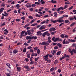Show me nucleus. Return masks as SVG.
Returning a JSON list of instances; mask_svg holds the SVG:
<instances>
[{"instance_id": "nucleus-1", "label": "nucleus", "mask_w": 76, "mask_h": 76, "mask_svg": "<svg viewBox=\"0 0 76 76\" xmlns=\"http://www.w3.org/2000/svg\"><path fill=\"white\" fill-rule=\"evenodd\" d=\"M28 34L27 32H26L25 31H22L21 32V35L20 38H22L23 36H25L27 35Z\"/></svg>"}, {"instance_id": "nucleus-2", "label": "nucleus", "mask_w": 76, "mask_h": 76, "mask_svg": "<svg viewBox=\"0 0 76 76\" xmlns=\"http://www.w3.org/2000/svg\"><path fill=\"white\" fill-rule=\"evenodd\" d=\"M59 39V37L56 38V37H54L52 38V40L53 41V42H57Z\"/></svg>"}, {"instance_id": "nucleus-3", "label": "nucleus", "mask_w": 76, "mask_h": 76, "mask_svg": "<svg viewBox=\"0 0 76 76\" xmlns=\"http://www.w3.org/2000/svg\"><path fill=\"white\" fill-rule=\"evenodd\" d=\"M41 45H46V46H48V45H49V43L47 42L44 41L42 43Z\"/></svg>"}, {"instance_id": "nucleus-4", "label": "nucleus", "mask_w": 76, "mask_h": 76, "mask_svg": "<svg viewBox=\"0 0 76 76\" xmlns=\"http://www.w3.org/2000/svg\"><path fill=\"white\" fill-rule=\"evenodd\" d=\"M63 44H69V41L68 40H64L63 41Z\"/></svg>"}, {"instance_id": "nucleus-5", "label": "nucleus", "mask_w": 76, "mask_h": 76, "mask_svg": "<svg viewBox=\"0 0 76 76\" xmlns=\"http://www.w3.org/2000/svg\"><path fill=\"white\" fill-rule=\"evenodd\" d=\"M48 54H47L46 55L44 56V59L45 61H47V60L48 59Z\"/></svg>"}, {"instance_id": "nucleus-6", "label": "nucleus", "mask_w": 76, "mask_h": 76, "mask_svg": "<svg viewBox=\"0 0 76 76\" xmlns=\"http://www.w3.org/2000/svg\"><path fill=\"white\" fill-rule=\"evenodd\" d=\"M31 32H34V30H28L27 31L28 35H31V34H33V33H31Z\"/></svg>"}, {"instance_id": "nucleus-7", "label": "nucleus", "mask_w": 76, "mask_h": 76, "mask_svg": "<svg viewBox=\"0 0 76 76\" xmlns=\"http://www.w3.org/2000/svg\"><path fill=\"white\" fill-rule=\"evenodd\" d=\"M39 29L40 30H42V29H45V26L44 25H42L41 26Z\"/></svg>"}, {"instance_id": "nucleus-8", "label": "nucleus", "mask_w": 76, "mask_h": 76, "mask_svg": "<svg viewBox=\"0 0 76 76\" xmlns=\"http://www.w3.org/2000/svg\"><path fill=\"white\" fill-rule=\"evenodd\" d=\"M57 22H59V23H62V22H64V20L59 19V20H57Z\"/></svg>"}, {"instance_id": "nucleus-9", "label": "nucleus", "mask_w": 76, "mask_h": 76, "mask_svg": "<svg viewBox=\"0 0 76 76\" xmlns=\"http://www.w3.org/2000/svg\"><path fill=\"white\" fill-rule=\"evenodd\" d=\"M64 10V9H63V7H61L60 8H58L57 10V11H60V10Z\"/></svg>"}, {"instance_id": "nucleus-10", "label": "nucleus", "mask_w": 76, "mask_h": 76, "mask_svg": "<svg viewBox=\"0 0 76 76\" xmlns=\"http://www.w3.org/2000/svg\"><path fill=\"white\" fill-rule=\"evenodd\" d=\"M52 53L53 55H55L56 54V51L55 50H52Z\"/></svg>"}, {"instance_id": "nucleus-11", "label": "nucleus", "mask_w": 76, "mask_h": 76, "mask_svg": "<svg viewBox=\"0 0 76 76\" xmlns=\"http://www.w3.org/2000/svg\"><path fill=\"white\" fill-rule=\"evenodd\" d=\"M26 39H32V37L30 36H27L26 37Z\"/></svg>"}, {"instance_id": "nucleus-12", "label": "nucleus", "mask_w": 76, "mask_h": 76, "mask_svg": "<svg viewBox=\"0 0 76 76\" xmlns=\"http://www.w3.org/2000/svg\"><path fill=\"white\" fill-rule=\"evenodd\" d=\"M37 35H42L41 31H38L37 32Z\"/></svg>"}, {"instance_id": "nucleus-13", "label": "nucleus", "mask_w": 76, "mask_h": 76, "mask_svg": "<svg viewBox=\"0 0 76 76\" xmlns=\"http://www.w3.org/2000/svg\"><path fill=\"white\" fill-rule=\"evenodd\" d=\"M56 29L55 28H52L50 29V31H56Z\"/></svg>"}, {"instance_id": "nucleus-14", "label": "nucleus", "mask_w": 76, "mask_h": 76, "mask_svg": "<svg viewBox=\"0 0 76 76\" xmlns=\"http://www.w3.org/2000/svg\"><path fill=\"white\" fill-rule=\"evenodd\" d=\"M69 52H70V53H71V55H73V52H74V49L72 50L71 51V50L69 51Z\"/></svg>"}, {"instance_id": "nucleus-15", "label": "nucleus", "mask_w": 76, "mask_h": 76, "mask_svg": "<svg viewBox=\"0 0 76 76\" xmlns=\"http://www.w3.org/2000/svg\"><path fill=\"white\" fill-rule=\"evenodd\" d=\"M38 37L37 36H33L32 37V39H37Z\"/></svg>"}, {"instance_id": "nucleus-16", "label": "nucleus", "mask_w": 76, "mask_h": 76, "mask_svg": "<svg viewBox=\"0 0 76 76\" xmlns=\"http://www.w3.org/2000/svg\"><path fill=\"white\" fill-rule=\"evenodd\" d=\"M57 45L59 48H61L62 47V44H61L60 43H58Z\"/></svg>"}, {"instance_id": "nucleus-17", "label": "nucleus", "mask_w": 76, "mask_h": 76, "mask_svg": "<svg viewBox=\"0 0 76 76\" xmlns=\"http://www.w3.org/2000/svg\"><path fill=\"white\" fill-rule=\"evenodd\" d=\"M25 6L26 7H31V6L29 5V4L27 3L26 5H25Z\"/></svg>"}, {"instance_id": "nucleus-18", "label": "nucleus", "mask_w": 76, "mask_h": 76, "mask_svg": "<svg viewBox=\"0 0 76 76\" xmlns=\"http://www.w3.org/2000/svg\"><path fill=\"white\" fill-rule=\"evenodd\" d=\"M3 10H4V8H2L0 9V13H1L3 12Z\"/></svg>"}, {"instance_id": "nucleus-19", "label": "nucleus", "mask_w": 76, "mask_h": 76, "mask_svg": "<svg viewBox=\"0 0 76 76\" xmlns=\"http://www.w3.org/2000/svg\"><path fill=\"white\" fill-rule=\"evenodd\" d=\"M20 5L19 4H17L16 5V7H17V9H19V7H20Z\"/></svg>"}, {"instance_id": "nucleus-20", "label": "nucleus", "mask_w": 76, "mask_h": 76, "mask_svg": "<svg viewBox=\"0 0 76 76\" xmlns=\"http://www.w3.org/2000/svg\"><path fill=\"white\" fill-rule=\"evenodd\" d=\"M13 53H14V54H16L18 53V51L15 49L13 50Z\"/></svg>"}, {"instance_id": "nucleus-21", "label": "nucleus", "mask_w": 76, "mask_h": 76, "mask_svg": "<svg viewBox=\"0 0 76 76\" xmlns=\"http://www.w3.org/2000/svg\"><path fill=\"white\" fill-rule=\"evenodd\" d=\"M46 35H47V36H50V33H48V31H46Z\"/></svg>"}, {"instance_id": "nucleus-22", "label": "nucleus", "mask_w": 76, "mask_h": 76, "mask_svg": "<svg viewBox=\"0 0 76 76\" xmlns=\"http://www.w3.org/2000/svg\"><path fill=\"white\" fill-rule=\"evenodd\" d=\"M69 41L70 42H75L76 41V40L74 39L72 40V39H71L70 40H69Z\"/></svg>"}, {"instance_id": "nucleus-23", "label": "nucleus", "mask_w": 76, "mask_h": 76, "mask_svg": "<svg viewBox=\"0 0 76 76\" xmlns=\"http://www.w3.org/2000/svg\"><path fill=\"white\" fill-rule=\"evenodd\" d=\"M57 12H54V17L55 18H56L57 17Z\"/></svg>"}, {"instance_id": "nucleus-24", "label": "nucleus", "mask_w": 76, "mask_h": 76, "mask_svg": "<svg viewBox=\"0 0 76 76\" xmlns=\"http://www.w3.org/2000/svg\"><path fill=\"white\" fill-rule=\"evenodd\" d=\"M6 64L7 66H8L10 69H11V67H10V64L9 63H7Z\"/></svg>"}, {"instance_id": "nucleus-25", "label": "nucleus", "mask_w": 76, "mask_h": 76, "mask_svg": "<svg viewBox=\"0 0 76 76\" xmlns=\"http://www.w3.org/2000/svg\"><path fill=\"white\" fill-rule=\"evenodd\" d=\"M24 68L26 69H28L29 68V66H28V65L25 66H24Z\"/></svg>"}, {"instance_id": "nucleus-26", "label": "nucleus", "mask_w": 76, "mask_h": 76, "mask_svg": "<svg viewBox=\"0 0 76 76\" xmlns=\"http://www.w3.org/2000/svg\"><path fill=\"white\" fill-rule=\"evenodd\" d=\"M64 56H65V57L69 58L70 57V56L69 55H67L66 54H64Z\"/></svg>"}, {"instance_id": "nucleus-27", "label": "nucleus", "mask_w": 76, "mask_h": 76, "mask_svg": "<svg viewBox=\"0 0 76 76\" xmlns=\"http://www.w3.org/2000/svg\"><path fill=\"white\" fill-rule=\"evenodd\" d=\"M45 35H46V32L43 33L42 34V36L43 37H45Z\"/></svg>"}, {"instance_id": "nucleus-28", "label": "nucleus", "mask_w": 76, "mask_h": 76, "mask_svg": "<svg viewBox=\"0 0 76 76\" xmlns=\"http://www.w3.org/2000/svg\"><path fill=\"white\" fill-rule=\"evenodd\" d=\"M50 70L51 72H53V71H54V68L53 67V68H51L50 69Z\"/></svg>"}, {"instance_id": "nucleus-29", "label": "nucleus", "mask_w": 76, "mask_h": 76, "mask_svg": "<svg viewBox=\"0 0 76 76\" xmlns=\"http://www.w3.org/2000/svg\"><path fill=\"white\" fill-rule=\"evenodd\" d=\"M51 3H57V1L52 0L51 1Z\"/></svg>"}, {"instance_id": "nucleus-30", "label": "nucleus", "mask_w": 76, "mask_h": 76, "mask_svg": "<svg viewBox=\"0 0 76 76\" xmlns=\"http://www.w3.org/2000/svg\"><path fill=\"white\" fill-rule=\"evenodd\" d=\"M17 69L18 72L20 71V67H17Z\"/></svg>"}, {"instance_id": "nucleus-31", "label": "nucleus", "mask_w": 76, "mask_h": 76, "mask_svg": "<svg viewBox=\"0 0 76 76\" xmlns=\"http://www.w3.org/2000/svg\"><path fill=\"white\" fill-rule=\"evenodd\" d=\"M60 53H61V51H59L57 53L56 55L59 56V55H60Z\"/></svg>"}, {"instance_id": "nucleus-32", "label": "nucleus", "mask_w": 76, "mask_h": 76, "mask_svg": "<svg viewBox=\"0 0 76 76\" xmlns=\"http://www.w3.org/2000/svg\"><path fill=\"white\" fill-rule=\"evenodd\" d=\"M46 21H45V20H44L40 23V24L41 25H42L43 24H44V23H46Z\"/></svg>"}, {"instance_id": "nucleus-33", "label": "nucleus", "mask_w": 76, "mask_h": 76, "mask_svg": "<svg viewBox=\"0 0 76 76\" xmlns=\"http://www.w3.org/2000/svg\"><path fill=\"white\" fill-rule=\"evenodd\" d=\"M29 26V24H27L25 26H24L25 28H26L28 26Z\"/></svg>"}, {"instance_id": "nucleus-34", "label": "nucleus", "mask_w": 76, "mask_h": 76, "mask_svg": "<svg viewBox=\"0 0 76 76\" xmlns=\"http://www.w3.org/2000/svg\"><path fill=\"white\" fill-rule=\"evenodd\" d=\"M57 31H53L51 33V35H54V34L56 33Z\"/></svg>"}, {"instance_id": "nucleus-35", "label": "nucleus", "mask_w": 76, "mask_h": 76, "mask_svg": "<svg viewBox=\"0 0 76 76\" xmlns=\"http://www.w3.org/2000/svg\"><path fill=\"white\" fill-rule=\"evenodd\" d=\"M68 7V6H67V5H65L63 9H67Z\"/></svg>"}, {"instance_id": "nucleus-36", "label": "nucleus", "mask_w": 76, "mask_h": 76, "mask_svg": "<svg viewBox=\"0 0 76 76\" xmlns=\"http://www.w3.org/2000/svg\"><path fill=\"white\" fill-rule=\"evenodd\" d=\"M37 25V24L36 23H35L33 24L32 25H31V26H35L36 25Z\"/></svg>"}, {"instance_id": "nucleus-37", "label": "nucleus", "mask_w": 76, "mask_h": 76, "mask_svg": "<svg viewBox=\"0 0 76 76\" xmlns=\"http://www.w3.org/2000/svg\"><path fill=\"white\" fill-rule=\"evenodd\" d=\"M75 23H73L72 24L70 25V26L71 27H72V26H73L75 25Z\"/></svg>"}, {"instance_id": "nucleus-38", "label": "nucleus", "mask_w": 76, "mask_h": 76, "mask_svg": "<svg viewBox=\"0 0 76 76\" xmlns=\"http://www.w3.org/2000/svg\"><path fill=\"white\" fill-rule=\"evenodd\" d=\"M38 47H35L34 48V51H36V50H37V49H38Z\"/></svg>"}, {"instance_id": "nucleus-39", "label": "nucleus", "mask_w": 76, "mask_h": 76, "mask_svg": "<svg viewBox=\"0 0 76 76\" xmlns=\"http://www.w3.org/2000/svg\"><path fill=\"white\" fill-rule=\"evenodd\" d=\"M5 22H4L1 25V26H4L5 25Z\"/></svg>"}, {"instance_id": "nucleus-40", "label": "nucleus", "mask_w": 76, "mask_h": 76, "mask_svg": "<svg viewBox=\"0 0 76 76\" xmlns=\"http://www.w3.org/2000/svg\"><path fill=\"white\" fill-rule=\"evenodd\" d=\"M57 63H58V61H57V60H55V61L54 64H57Z\"/></svg>"}, {"instance_id": "nucleus-41", "label": "nucleus", "mask_w": 76, "mask_h": 76, "mask_svg": "<svg viewBox=\"0 0 76 76\" xmlns=\"http://www.w3.org/2000/svg\"><path fill=\"white\" fill-rule=\"evenodd\" d=\"M25 60L26 61H27V62H28V61H29V59L28 58H25Z\"/></svg>"}, {"instance_id": "nucleus-42", "label": "nucleus", "mask_w": 76, "mask_h": 76, "mask_svg": "<svg viewBox=\"0 0 76 76\" xmlns=\"http://www.w3.org/2000/svg\"><path fill=\"white\" fill-rule=\"evenodd\" d=\"M61 72V69H59L58 70V73H60Z\"/></svg>"}, {"instance_id": "nucleus-43", "label": "nucleus", "mask_w": 76, "mask_h": 76, "mask_svg": "<svg viewBox=\"0 0 76 76\" xmlns=\"http://www.w3.org/2000/svg\"><path fill=\"white\" fill-rule=\"evenodd\" d=\"M63 16H64V18H68V17H69V15H64Z\"/></svg>"}, {"instance_id": "nucleus-44", "label": "nucleus", "mask_w": 76, "mask_h": 76, "mask_svg": "<svg viewBox=\"0 0 76 76\" xmlns=\"http://www.w3.org/2000/svg\"><path fill=\"white\" fill-rule=\"evenodd\" d=\"M69 21L68 20H65V23H69Z\"/></svg>"}, {"instance_id": "nucleus-45", "label": "nucleus", "mask_w": 76, "mask_h": 76, "mask_svg": "<svg viewBox=\"0 0 76 76\" xmlns=\"http://www.w3.org/2000/svg\"><path fill=\"white\" fill-rule=\"evenodd\" d=\"M38 58H39V57L35 58V61H38Z\"/></svg>"}, {"instance_id": "nucleus-46", "label": "nucleus", "mask_w": 76, "mask_h": 76, "mask_svg": "<svg viewBox=\"0 0 76 76\" xmlns=\"http://www.w3.org/2000/svg\"><path fill=\"white\" fill-rule=\"evenodd\" d=\"M37 54H39L40 53V50L39 49H38L37 50Z\"/></svg>"}, {"instance_id": "nucleus-47", "label": "nucleus", "mask_w": 76, "mask_h": 76, "mask_svg": "<svg viewBox=\"0 0 76 76\" xmlns=\"http://www.w3.org/2000/svg\"><path fill=\"white\" fill-rule=\"evenodd\" d=\"M65 4H70V2H69V1H67V2H66L65 3Z\"/></svg>"}, {"instance_id": "nucleus-48", "label": "nucleus", "mask_w": 76, "mask_h": 76, "mask_svg": "<svg viewBox=\"0 0 76 76\" xmlns=\"http://www.w3.org/2000/svg\"><path fill=\"white\" fill-rule=\"evenodd\" d=\"M61 37L62 38H64V34H62L61 35Z\"/></svg>"}, {"instance_id": "nucleus-49", "label": "nucleus", "mask_w": 76, "mask_h": 76, "mask_svg": "<svg viewBox=\"0 0 76 76\" xmlns=\"http://www.w3.org/2000/svg\"><path fill=\"white\" fill-rule=\"evenodd\" d=\"M27 58H30V54H28L27 55Z\"/></svg>"}, {"instance_id": "nucleus-50", "label": "nucleus", "mask_w": 76, "mask_h": 76, "mask_svg": "<svg viewBox=\"0 0 76 76\" xmlns=\"http://www.w3.org/2000/svg\"><path fill=\"white\" fill-rule=\"evenodd\" d=\"M28 18L31 19H33V17L32 16H30L28 17Z\"/></svg>"}, {"instance_id": "nucleus-51", "label": "nucleus", "mask_w": 76, "mask_h": 76, "mask_svg": "<svg viewBox=\"0 0 76 76\" xmlns=\"http://www.w3.org/2000/svg\"><path fill=\"white\" fill-rule=\"evenodd\" d=\"M24 45H26V46H28V45H29L26 42L24 43Z\"/></svg>"}, {"instance_id": "nucleus-52", "label": "nucleus", "mask_w": 76, "mask_h": 76, "mask_svg": "<svg viewBox=\"0 0 76 76\" xmlns=\"http://www.w3.org/2000/svg\"><path fill=\"white\" fill-rule=\"evenodd\" d=\"M34 21H35V19H33V20H32L30 22V23L31 24L32 23H33V22H34Z\"/></svg>"}, {"instance_id": "nucleus-53", "label": "nucleus", "mask_w": 76, "mask_h": 76, "mask_svg": "<svg viewBox=\"0 0 76 76\" xmlns=\"http://www.w3.org/2000/svg\"><path fill=\"white\" fill-rule=\"evenodd\" d=\"M16 21L17 22H20V19L18 18L16 19Z\"/></svg>"}, {"instance_id": "nucleus-54", "label": "nucleus", "mask_w": 76, "mask_h": 76, "mask_svg": "<svg viewBox=\"0 0 76 76\" xmlns=\"http://www.w3.org/2000/svg\"><path fill=\"white\" fill-rule=\"evenodd\" d=\"M35 53H34V52L32 53L31 56H35Z\"/></svg>"}, {"instance_id": "nucleus-55", "label": "nucleus", "mask_w": 76, "mask_h": 76, "mask_svg": "<svg viewBox=\"0 0 76 76\" xmlns=\"http://www.w3.org/2000/svg\"><path fill=\"white\" fill-rule=\"evenodd\" d=\"M48 17H49V15H45L44 16V18H48Z\"/></svg>"}, {"instance_id": "nucleus-56", "label": "nucleus", "mask_w": 76, "mask_h": 76, "mask_svg": "<svg viewBox=\"0 0 76 76\" xmlns=\"http://www.w3.org/2000/svg\"><path fill=\"white\" fill-rule=\"evenodd\" d=\"M73 7V6H71V7L69 8V10H71V9H72V8Z\"/></svg>"}, {"instance_id": "nucleus-57", "label": "nucleus", "mask_w": 76, "mask_h": 76, "mask_svg": "<svg viewBox=\"0 0 76 76\" xmlns=\"http://www.w3.org/2000/svg\"><path fill=\"white\" fill-rule=\"evenodd\" d=\"M4 31L6 32L7 33H9V31H8V30H7V29H5L4 30Z\"/></svg>"}, {"instance_id": "nucleus-58", "label": "nucleus", "mask_w": 76, "mask_h": 76, "mask_svg": "<svg viewBox=\"0 0 76 76\" xmlns=\"http://www.w3.org/2000/svg\"><path fill=\"white\" fill-rule=\"evenodd\" d=\"M54 49H55L56 50H57L58 48L57 46H55L54 47Z\"/></svg>"}, {"instance_id": "nucleus-59", "label": "nucleus", "mask_w": 76, "mask_h": 76, "mask_svg": "<svg viewBox=\"0 0 76 76\" xmlns=\"http://www.w3.org/2000/svg\"><path fill=\"white\" fill-rule=\"evenodd\" d=\"M48 39L49 40H50V39H51V37L50 36L48 37Z\"/></svg>"}, {"instance_id": "nucleus-60", "label": "nucleus", "mask_w": 76, "mask_h": 76, "mask_svg": "<svg viewBox=\"0 0 76 76\" xmlns=\"http://www.w3.org/2000/svg\"><path fill=\"white\" fill-rule=\"evenodd\" d=\"M35 6H36V5L35 4H33L31 5V7H35Z\"/></svg>"}, {"instance_id": "nucleus-61", "label": "nucleus", "mask_w": 76, "mask_h": 76, "mask_svg": "<svg viewBox=\"0 0 76 76\" xmlns=\"http://www.w3.org/2000/svg\"><path fill=\"white\" fill-rule=\"evenodd\" d=\"M51 42H52V41L50 40H48L47 41V42H48V43H50Z\"/></svg>"}, {"instance_id": "nucleus-62", "label": "nucleus", "mask_w": 76, "mask_h": 76, "mask_svg": "<svg viewBox=\"0 0 76 76\" xmlns=\"http://www.w3.org/2000/svg\"><path fill=\"white\" fill-rule=\"evenodd\" d=\"M57 20H56L54 21H53V23H57Z\"/></svg>"}, {"instance_id": "nucleus-63", "label": "nucleus", "mask_w": 76, "mask_h": 76, "mask_svg": "<svg viewBox=\"0 0 76 76\" xmlns=\"http://www.w3.org/2000/svg\"><path fill=\"white\" fill-rule=\"evenodd\" d=\"M70 20H73L74 19V18H70L69 19Z\"/></svg>"}, {"instance_id": "nucleus-64", "label": "nucleus", "mask_w": 76, "mask_h": 76, "mask_svg": "<svg viewBox=\"0 0 76 76\" xmlns=\"http://www.w3.org/2000/svg\"><path fill=\"white\" fill-rule=\"evenodd\" d=\"M29 10L30 11V12H32L33 11V8H30Z\"/></svg>"}]
</instances>
